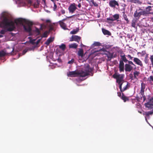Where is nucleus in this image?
<instances>
[{
    "instance_id": "obj_1",
    "label": "nucleus",
    "mask_w": 153,
    "mask_h": 153,
    "mask_svg": "<svg viewBox=\"0 0 153 153\" xmlns=\"http://www.w3.org/2000/svg\"><path fill=\"white\" fill-rule=\"evenodd\" d=\"M14 22L9 21L7 18H4L1 22V24H0V27L3 28L0 31V33L4 34L7 31L11 32L14 30L16 28L15 23L17 25L19 24L22 25L26 32L29 33L31 32V27L33 25L32 22L21 18L16 19Z\"/></svg>"
},
{
    "instance_id": "obj_2",
    "label": "nucleus",
    "mask_w": 153,
    "mask_h": 153,
    "mask_svg": "<svg viewBox=\"0 0 153 153\" xmlns=\"http://www.w3.org/2000/svg\"><path fill=\"white\" fill-rule=\"evenodd\" d=\"M133 65L135 67L134 69H136V65L133 62L130 61H128V63L126 64L125 65V70L126 72H130L132 70L133 68Z\"/></svg>"
},
{
    "instance_id": "obj_3",
    "label": "nucleus",
    "mask_w": 153,
    "mask_h": 153,
    "mask_svg": "<svg viewBox=\"0 0 153 153\" xmlns=\"http://www.w3.org/2000/svg\"><path fill=\"white\" fill-rule=\"evenodd\" d=\"M113 76L114 78L116 79V82L119 84V85L122 82H123L124 75L120 74L115 73L113 75Z\"/></svg>"
},
{
    "instance_id": "obj_4",
    "label": "nucleus",
    "mask_w": 153,
    "mask_h": 153,
    "mask_svg": "<svg viewBox=\"0 0 153 153\" xmlns=\"http://www.w3.org/2000/svg\"><path fill=\"white\" fill-rule=\"evenodd\" d=\"M129 85L128 82H123L119 85V88L121 92H122L127 89Z\"/></svg>"
},
{
    "instance_id": "obj_5",
    "label": "nucleus",
    "mask_w": 153,
    "mask_h": 153,
    "mask_svg": "<svg viewBox=\"0 0 153 153\" xmlns=\"http://www.w3.org/2000/svg\"><path fill=\"white\" fill-rule=\"evenodd\" d=\"M77 9V7L76 5L74 3L71 4L68 8L69 13H73Z\"/></svg>"
},
{
    "instance_id": "obj_6",
    "label": "nucleus",
    "mask_w": 153,
    "mask_h": 153,
    "mask_svg": "<svg viewBox=\"0 0 153 153\" xmlns=\"http://www.w3.org/2000/svg\"><path fill=\"white\" fill-rule=\"evenodd\" d=\"M142 15H143L142 10L139 9L138 10H137L134 13V16L136 18L139 19L140 18V17Z\"/></svg>"
},
{
    "instance_id": "obj_7",
    "label": "nucleus",
    "mask_w": 153,
    "mask_h": 153,
    "mask_svg": "<svg viewBox=\"0 0 153 153\" xmlns=\"http://www.w3.org/2000/svg\"><path fill=\"white\" fill-rule=\"evenodd\" d=\"M119 18V15L118 14H116L109 18H107L108 21H114L118 19Z\"/></svg>"
},
{
    "instance_id": "obj_8",
    "label": "nucleus",
    "mask_w": 153,
    "mask_h": 153,
    "mask_svg": "<svg viewBox=\"0 0 153 153\" xmlns=\"http://www.w3.org/2000/svg\"><path fill=\"white\" fill-rule=\"evenodd\" d=\"M110 6L112 7H115L116 5L119 6V4L117 1L115 0L110 1L109 2Z\"/></svg>"
},
{
    "instance_id": "obj_9",
    "label": "nucleus",
    "mask_w": 153,
    "mask_h": 153,
    "mask_svg": "<svg viewBox=\"0 0 153 153\" xmlns=\"http://www.w3.org/2000/svg\"><path fill=\"white\" fill-rule=\"evenodd\" d=\"M133 61L136 64L140 66L141 67L143 66V65L142 61L138 58H134Z\"/></svg>"
},
{
    "instance_id": "obj_10",
    "label": "nucleus",
    "mask_w": 153,
    "mask_h": 153,
    "mask_svg": "<svg viewBox=\"0 0 153 153\" xmlns=\"http://www.w3.org/2000/svg\"><path fill=\"white\" fill-rule=\"evenodd\" d=\"M65 20L66 19H64L59 22L61 27L64 30H66L67 29L66 24L63 22V21Z\"/></svg>"
},
{
    "instance_id": "obj_11",
    "label": "nucleus",
    "mask_w": 153,
    "mask_h": 153,
    "mask_svg": "<svg viewBox=\"0 0 153 153\" xmlns=\"http://www.w3.org/2000/svg\"><path fill=\"white\" fill-rule=\"evenodd\" d=\"M145 105L148 108H149L151 106L153 105V97L151 98L149 102L145 104Z\"/></svg>"
},
{
    "instance_id": "obj_12",
    "label": "nucleus",
    "mask_w": 153,
    "mask_h": 153,
    "mask_svg": "<svg viewBox=\"0 0 153 153\" xmlns=\"http://www.w3.org/2000/svg\"><path fill=\"white\" fill-rule=\"evenodd\" d=\"M145 88V83L142 82L141 84V87L140 91V94L142 95L143 97H144V89Z\"/></svg>"
},
{
    "instance_id": "obj_13",
    "label": "nucleus",
    "mask_w": 153,
    "mask_h": 153,
    "mask_svg": "<svg viewBox=\"0 0 153 153\" xmlns=\"http://www.w3.org/2000/svg\"><path fill=\"white\" fill-rule=\"evenodd\" d=\"M77 74V72L76 71H69L68 73L67 76L69 77L75 76Z\"/></svg>"
},
{
    "instance_id": "obj_14",
    "label": "nucleus",
    "mask_w": 153,
    "mask_h": 153,
    "mask_svg": "<svg viewBox=\"0 0 153 153\" xmlns=\"http://www.w3.org/2000/svg\"><path fill=\"white\" fill-rule=\"evenodd\" d=\"M77 74L79 75V76L81 77H85L88 75L87 73H86L85 71H81L80 72H77Z\"/></svg>"
},
{
    "instance_id": "obj_15",
    "label": "nucleus",
    "mask_w": 153,
    "mask_h": 153,
    "mask_svg": "<svg viewBox=\"0 0 153 153\" xmlns=\"http://www.w3.org/2000/svg\"><path fill=\"white\" fill-rule=\"evenodd\" d=\"M138 20V19L136 18L133 19L131 23V26L132 27H135L136 23L137 22Z\"/></svg>"
},
{
    "instance_id": "obj_16",
    "label": "nucleus",
    "mask_w": 153,
    "mask_h": 153,
    "mask_svg": "<svg viewBox=\"0 0 153 153\" xmlns=\"http://www.w3.org/2000/svg\"><path fill=\"white\" fill-rule=\"evenodd\" d=\"M91 69L90 68L89 65H88L85 68V72L86 73H87V74H88V75L89 73L91 72Z\"/></svg>"
},
{
    "instance_id": "obj_17",
    "label": "nucleus",
    "mask_w": 153,
    "mask_h": 153,
    "mask_svg": "<svg viewBox=\"0 0 153 153\" xmlns=\"http://www.w3.org/2000/svg\"><path fill=\"white\" fill-rule=\"evenodd\" d=\"M102 31L103 33L105 35H108L110 36L111 35V33L109 31L105 29L102 28Z\"/></svg>"
},
{
    "instance_id": "obj_18",
    "label": "nucleus",
    "mask_w": 153,
    "mask_h": 153,
    "mask_svg": "<svg viewBox=\"0 0 153 153\" xmlns=\"http://www.w3.org/2000/svg\"><path fill=\"white\" fill-rule=\"evenodd\" d=\"M120 57L121 58V60L124 62H128V61H129L126 59V55L125 54L123 55H121Z\"/></svg>"
},
{
    "instance_id": "obj_19",
    "label": "nucleus",
    "mask_w": 153,
    "mask_h": 153,
    "mask_svg": "<svg viewBox=\"0 0 153 153\" xmlns=\"http://www.w3.org/2000/svg\"><path fill=\"white\" fill-rule=\"evenodd\" d=\"M69 48L76 49L78 47V45L76 43H73L69 45Z\"/></svg>"
},
{
    "instance_id": "obj_20",
    "label": "nucleus",
    "mask_w": 153,
    "mask_h": 153,
    "mask_svg": "<svg viewBox=\"0 0 153 153\" xmlns=\"http://www.w3.org/2000/svg\"><path fill=\"white\" fill-rule=\"evenodd\" d=\"M140 74V73L139 71H134V72L133 74L135 79H138L137 76L139 75Z\"/></svg>"
},
{
    "instance_id": "obj_21",
    "label": "nucleus",
    "mask_w": 153,
    "mask_h": 153,
    "mask_svg": "<svg viewBox=\"0 0 153 153\" xmlns=\"http://www.w3.org/2000/svg\"><path fill=\"white\" fill-rule=\"evenodd\" d=\"M83 50L82 48H80L78 52V55L79 56L82 57L83 56Z\"/></svg>"
},
{
    "instance_id": "obj_22",
    "label": "nucleus",
    "mask_w": 153,
    "mask_h": 153,
    "mask_svg": "<svg viewBox=\"0 0 153 153\" xmlns=\"http://www.w3.org/2000/svg\"><path fill=\"white\" fill-rule=\"evenodd\" d=\"M74 38V41H76L79 42L81 39V38L78 36L74 35L73 36Z\"/></svg>"
},
{
    "instance_id": "obj_23",
    "label": "nucleus",
    "mask_w": 153,
    "mask_h": 153,
    "mask_svg": "<svg viewBox=\"0 0 153 153\" xmlns=\"http://www.w3.org/2000/svg\"><path fill=\"white\" fill-rule=\"evenodd\" d=\"M122 96L121 97V98L124 101V102H126L127 101H128L129 100V99L123 93H122Z\"/></svg>"
},
{
    "instance_id": "obj_24",
    "label": "nucleus",
    "mask_w": 153,
    "mask_h": 153,
    "mask_svg": "<svg viewBox=\"0 0 153 153\" xmlns=\"http://www.w3.org/2000/svg\"><path fill=\"white\" fill-rule=\"evenodd\" d=\"M123 16L124 19L126 20V23H128L129 22V21L127 18V16L125 14V12H123Z\"/></svg>"
},
{
    "instance_id": "obj_25",
    "label": "nucleus",
    "mask_w": 153,
    "mask_h": 153,
    "mask_svg": "<svg viewBox=\"0 0 153 153\" xmlns=\"http://www.w3.org/2000/svg\"><path fill=\"white\" fill-rule=\"evenodd\" d=\"M53 40V39L51 37L48 38L45 42V44L48 45L50 43L52 42Z\"/></svg>"
},
{
    "instance_id": "obj_26",
    "label": "nucleus",
    "mask_w": 153,
    "mask_h": 153,
    "mask_svg": "<svg viewBox=\"0 0 153 153\" xmlns=\"http://www.w3.org/2000/svg\"><path fill=\"white\" fill-rule=\"evenodd\" d=\"M128 1L135 3H137L139 4H141L142 3L139 0H128Z\"/></svg>"
},
{
    "instance_id": "obj_27",
    "label": "nucleus",
    "mask_w": 153,
    "mask_h": 153,
    "mask_svg": "<svg viewBox=\"0 0 153 153\" xmlns=\"http://www.w3.org/2000/svg\"><path fill=\"white\" fill-rule=\"evenodd\" d=\"M59 48L62 50L64 51L66 48L65 45L64 44H62L61 45L59 46Z\"/></svg>"
},
{
    "instance_id": "obj_28",
    "label": "nucleus",
    "mask_w": 153,
    "mask_h": 153,
    "mask_svg": "<svg viewBox=\"0 0 153 153\" xmlns=\"http://www.w3.org/2000/svg\"><path fill=\"white\" fill-rule=\"evenodd\" d=\"M79 30V29L78 28H76V29H74L72 31H71L70 33L71 34H75L77 32H78Z\"/></svg>"
},
{
    "instance_id": "obj_29",
    "label": "nucleus",
    "mask_w": 153,
    "mask_h": 153,
    "mask_svg": "<svg viewBox=\"0 0 153 153\" xmlns=\"http://www.w3.org/2000/svg\"><path fill=\"white\" fill-rule=\"evenodd\" d=\"M49 33V32H48L47 31H45L43 34L42 37H47L48 36V35Z\"/></svg>"
},
{
    "instance_id": "obj_30",
    "label": "nucleus",
    "mask_w": 153,
    "mask_h": 153,
    "mask_svg": "<svg viewBox=\"0 0 153 153\" xmlns=\"http://www.w3.org/2000/svg\"><path fill=\"white\" fill-rule=\"evenodd\" d=\"M148 54H146L144 58V62L146 64L148 63L149 62V59H148Z\"/></svg>"
},
{
    "instance_id": "obj_31",
    "label": "nucleus",
    "mask_w": 153,
    "mask_h": 153,
    "mask_svg": "<svg viewBox=\"0 0 153 153\" xmlns=\"http://www.w3.org/2000/svg\"><path fill=\"white\" fill-rule=\"evenodd\" d=\"M94 46H100L101 44L99 42H95L93 44Z\"/></svg>"
},
{
    "instance_id": "obj_32",
    "label": "nucleus",
    "mask_w": 153,
    "mask_h": 153,
    "mask_svg": "<svg viewBox=\"0 0 153 153\" xmlns=\"http://www.w3.org/2000/svg\"><path fill=\"white\" fill-rule=\"evenodd\" d=\"M6 55V53L3 51H0V57L5 56Z\"/></svg>"
},
{
    "instance_id": "obj_33",
    "label": "nucleus",
    "mask_w": 153,
    "mask_h": 153,
    "mask_svg": "<svg viewBox=\"0 0 153 153\" xmlns=\"http://www.w3.org/2000/svg\"><path fill=\"white\" fill-rule=\"evenodd\" d=\"M153 114V111H149L147 112H146L145 113V115L146 116H149L150 115H152Z\"/></svg>"
},
{
    "instance_id": "obj_34",
    "label": "nucleus",
    "mask_w": 153,
    "mask_h": 153,
    "mask_svg": "<svg viewBox=\"0 0 153 153\" xmlns=\"http://www.w3.org/2000/svg\"><path fill=\"white\" fill-rule=\"evenodd\" d=\"M119 71L120 72L124 71V66H119Z\"/></svg>"
},
{
    "instance_id": "obj_35",
    "label": "nucleus",
    "mask_w": 153,
    "mask_h": 153,
    "mask_svg": "<svg viewBox=\"0 0 153 153\" xmlns=\"http://www.w3.org/2000/svg\"><path fill=\"white\" fill-rule=\"evenodd\" d=\"M148 80L149 82H153V76H151L148 78Z\"/></svg>"
},
{
    "instance_id": "obj_36",
    "label": "nucleus",
    "mask_w": 153,
    "mask_h": 153,
    "mask_svg": "<svg viewBox=\"0 0 153 153\" xmlns=\"http://www.w3.org/2000/svg\"><path fill=\"white\" fill-rule=\"evenodd\" d=\"M146 9L149 12H151V11L152 10V7L151 6H149L146 7Z\"/></svg>"
},
{
    "instance_id": "obj_37",
    "label": "nucleus",
    "mask_w": 153,
    "mask_h": 153,
    "mask_svg": "<svg viewBox=\"0 0 153 153\" xmlns=\"http://www.w3.org/2000/svg\"><path fill=\"white\" fill-rule=\"evenodd\" d=\"M142 12L143 13V15L146 16H147L149 15L148 14L146 10H142Z\"/></svg>"
},
{
    "instance_id": "obj_38",
    "label": "nucleus",
    "mask_w": 153,
    "mask_h": 153,
    "mask_svg": "<svg viewBox=\"0 0 153 153\" xmlns=\"http://www.w3.org/2000/svg\"><path fill=\"white\" fill-rule=\"evenodd\" d=\"M113 56V54L112 53H109V55H107V57L108 59H110V60Z\"/></svg>"
},
{
    "instance_id": "obj_39",
    "label": "nucleus",
    "mask_w": 153,
    "mask_h": 153,
    "mask_svg": "<svg viewBox=\"0 0 153 153\" xmlns=\"http://www.w3.org/2000/svg\"><path fill=\"white\" fill-rule=\"evenodd\" d=\"M129 77L130 79L131 80H133L135 79L134 76H133V75L132 74H129Z\"/></svg>"
},
{
    "instance_id": "obj_40",
    "label": "nucleus",
    "mask_w": 153,
    "mask_h": 153,
    "mask_svg": "<svg viewBox=\"0 0 153 153\" xmlns=\"http://www.w3.org/2000/svg\"><path fill=\"white\" fill-rule=\"evenodd\" d=\"M150 59L151 62V64L152 66H153V55L150 56Z\"/></svg>"
},
{
    "instance_id": "obj_41",
    "label": "nucleus",
    "mask_w": 153,
    "mask_h": 153,
    "mask_svg": "<svg viewBox=\"0 0 153 153\" xmlns=\"http://www.w3.org/2000/svg\"><path fill=\"white\" fill-rule=\"evenodd\" d=\"M35 31L37 33V34L38 35H39L40 34V31H39V29L38 28H36V29H35Z\"/></svg>"
},
{
    "instance_id": "obj_42",
    "label": "nucleus",
    "mask_w": 153,
    "mask_h": 153,
    "mask_svg": "<svg viewBox=\"0 0 153 153\" xmlns=\"http://www.w3.org/2000/svg\"><path fill=\"white\" fill-rule=\"evenodd\" d=\"M74 61V59H72L71 60L69 61L68 62V64H73Z\"/></svg>"
},
{
    "instance_id": "obj_43",
    "label": "nucleus",
    "mask_w": 153,
    "mask_h": 153,
    "mask_svg": "<svg viewBox=\"0 0 153 153\" xmlns=\"http://www.w3.org/2000/svg\"><path fill=\"white\" fill-rule=\"evenodd\" d=\"M36 40V39H31L30 41V42L33 45H34L36 44V43L35 42V41Z\"/></svg>"
},
{
    "instance_id": "obj_44",
    "label": "nucleus",
    "mask_w": 153,
    "mask_h": 153,
    "mask_svg": "<svg viewBox=\"0 0 153 153\" xmlns=\"http://www.w3.org/2000/svg\"><path fill=\"white\" fill-rule=\"evenodd\" d=\"M119 66H124V63H123V62L120 60V61Z\"/></svg>"
},
{
    "instance_id": "obj_45",
    "label": "nucleus",
    "mask_w": 153,
    "mask_h": 153,
    "mask_svg": "<svg viewBox=\"0 0 153 153\" xmlns=\"http://www.w3.org/2000/svg\"><path fill=\"white\" fill-rule=\"evenodd\" d=\"M54 3V5L53 7V10L54 11H56V8H57V5H56L55 4V3Z\"/></svg>"
},
{
    "instance_id": "obj_46",
    "label": "nucleus",
    "mask_w": 153,
    "mask_h": 153,
    "mask_svg": "<svg viewBox=\"0 0 153 153\" xmlns=\"http://www.w3.org/2000/svg\"><path fill=\"white\" fill-rule=\"evenodd\" d=\"M99 51H103V53H102L103 54H104V53L106 51L105 49V48H102Z\"/></svg>"
},
{
    "instance_id": "obj_47",
    "label": "nucleus",
    "mask_w": 153,
    "mask_h": 153,
    "mask_svg": "<svg viewBox=\"0 0 153 153\" xmlns=\"http://www.w3.org/2000/svg\"><path fill=\"white\" fill-rule=\"evenodd\" d=\"M127 56H128V58L129 59V60H132L133 57L131 56L130 55H128Z\"/></svg>"
},
{
    "instance_id": "obj_48",
    "label": "nucleus",
    "mask_w": 153,
    "mask_h": 153,
    "mask_svg": "<svg viewBox=\"0 0 153 153\" xmlns=\"http://www.w3.org/2000/svg\"><path fill=\"white\" fill-rule=\"evenodd\" d=\"M74 35H73L71 38H70V41L72 42L74 41V38L73 37Z\"/></svg>"
},
{
    "instance_id": "obj_49",
    "label": "nucleus",
    "mask_w": 153,
    "mask_h": 153,
    "mask_svg": "<svg viewBox=\"0 0 153 153\" xmlns=\"http://www.w3.org/2000/svg\"><path fill=\"white\" fill-rule=\"evenodd\" d=\"M141 53H142V56H143L146 53V51H142Z\"/></svg>"
},
{
    "instance_id": "obj_50",
    "label": "nucleus",
    "mask_w": 153,
    "mask_h": 153,
    "mask_svg": "<svg viewBox=\"0 0 153 153\" xmlns=\"http://www.w3.org/2000/svg\"><path fill=\"white\" fill-rule=\"evenodd\" d=\"M92 4L94 6L97 7L98 6L97 4L95 2H94Z\"/></svg>"
},
{
    "instance_id": "obj_51",
    "label": "nucleus",
    "mask_w": 153,
    "mask_h": 153,
    "mask_svg": "<svg viewBox=\"0 0 153 153\" xmlns=\"http://www.w3.org/2000/svg\"><path fill=\"white\" fill-rule=\"evenodd\" d=\"M61 13L62 14H63L65 13V11L64 9H62L61 10Z\"/></svg>"
},
{
    "instance_id": "obj_52",
    "label": "nucleus",
    "mask_w": 153,
    "mask_h": 153,
    "mask_svg": "<svg viewBox=\"0 0 153 153\" xmlns=\"http://www.w3.org/2000/svg\"><path fill=\"white\" fill-rule=\"evenodd\" d=\"M117 95L118 96L121 97L122 96H121V93L120 92H117Z\"/></svg>"
},
{
    "instance_id": "obj_53",
    "label": "nucleus",
    "mask_w": 153,
    "mask_h": 153,
    "mask_svg": "<svg viewBox=\"0 0 153 153\" xmlns=\"http://www.w3.org/2000/svg\"><path fill=\"white\" fill-rule=\"evenodd\" d=\"M40 39H39L36 42V44L37 45L38 44L39 42H40Z\"/></svg>"
},
{
    "instance_id": "obj_54",
    "label": "nucleus",
    "mask_w": 153,
    "mask_h": 153,
    "mask_svg": "<svg viewBox=\"0 0 153 153\" xmlns=\"http://www.w3.org/2000/svg\"><path fill=\"white\" fill-rule=\"evenodd\" d=\"M78 7L79 8H80L81 7V4L80 3H79L78 5Z\"/></svg>"
},
{
    "instance_id": "obj_55",
    "label": "nucleus",
    "mask_w": 153,
    "mask_h": 153,
    "mask_svg": "<svg viewBox=\"0 0 153 153\" xmlns=\"http://www.w3.org/2000/svg\"><path fill=\"white\" fill-rule=\"evenodd\" d=\"M50 22V21L49 20H46V22L47 23H49Z\"/></svg>"
},
{
    "instance_id": "obj_56",
    "label": "nucleus",
    "mask_w": 153,
    "mask_h": 153,
    "mask_svg": "<svg viewBox=\"0 0 153 153\" xmlns=\"http://www.w3.org/2000/svg\"><path fill=\"white\" fill-rule=\"evenodd\" d=\"M90 2H91L93 3L94 1V0H90Z\"/></svg>"
},
{
    "instance_id": "obj_57",
    "label": "nucleus",
    "mask_w": 153,
    "mask_h": 153,
    "mask_svg": "<svg viewBox=\"0 0 153 153\" xmlns=\"http://www.w3.org/2000/svg\"><path fill=\"white\" fill-rule=\"evenodd\" d=\"M3 37V36L1 35H0V38H1Z\"/></svg>"
},
{
    "instance_id": "obj_58",
    "label": "nucleus",
    "mask_w": 153,
    "mask_h": 153,
    "mask_svg": "<svg viewBox=\"0 0 153 153\" xmlns=\"http://www.w3.org/2000/svg\"><path fill=\"white\" fill-rule=\"evenodd\" d=\"M26 52H27V51H25V50H24L23 51V53H24V52H25L24 53H25Z\"/></svg>"
},
{
    "instance_id": "obj_59",
    "label": "nucleus",
    "mask_w": 153,
    "mask_h": 153,
    "mask_svg": "<svg viewBox=\"0 0 153 153\" xmlns=\"http://www.w3.org/2000/svg\"><path fill=\"white\" fill-rule=\"evenodd\" d=\"M51 0L53 1H58V0Z\"/></svg>"
},
{
    "instance_id": "obj_60",
    "label": "nucleus",
    "mask_w": 153,
    "mask_h": 153,
    "mask_svg": "<svg viewBox=\"0 0 153 153\" xmlns=\"http://www.w3.org/2000/svg\"><path fill=\"white\" fill-rule=\"evenodd\" d=\"M81 46H84V45H83L82 44V42L81 43Z\"/></svg>"
},
{
    "instance_id": "obj_61",
    "label": "nucleus",
    "mask_w": 153,
    "mask_h": 153,
    "mask_svg": "<svg viewBox=\"0 0 153 153\" xmlns=\"http://www.w3.org/2000/svg\"><path fill=\"white\" fill-rule=\"evenodd\" d=\"M53 28H52V27H51L50 28V30H53Z\"/></svg>"
},
{
    "instance_id": "obj_62",
    "label": "nucleus",
    "mask_w": 153,
    "mask_h": 153,
    "mask_svg": "<svg viewBox=\"0 0 153 153\" xmlns=\"http://www.w3.org/2000/svg\"><path fill=\"white\" fill-rule=\"evenodd\" d=\"M40 29L42 30V25H41V28Z\"/></svg>"
},
{
    "instance_id": "obj_63",
    "label": "nucleus",
    "mask_w": 153,
    "mask_h": 153,
    "mask_svg": "<svg viewBox=\"0 0 153 153\" xmlns=\"http://www.w3.org/2000/svg\"><path fill=\"white\" fill-rule=\"evenodd\" d=\"M74 16V15H73V16H70V17H69V18H71V17H72V16Z\"/></svg>"
},
{
    "instance_id": "obj_64",
    "label": "nucleus",
    "mask_w": 153,
    "mask_h": 153,
    "mask_svg": "<svg viewBox=\"0 0 153 153\" xmlns=\"http://www.w3.org/2000/svg\"><path fill=\"white\" fill-rule=\"evenodd\" d=\"M148 3L149 4H151V3Z\"/></svg>"
}]
</instances>
